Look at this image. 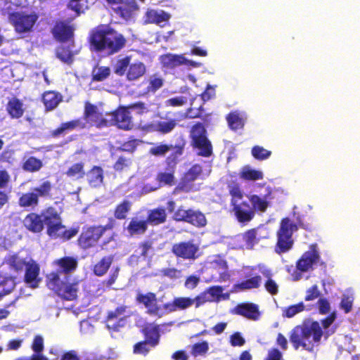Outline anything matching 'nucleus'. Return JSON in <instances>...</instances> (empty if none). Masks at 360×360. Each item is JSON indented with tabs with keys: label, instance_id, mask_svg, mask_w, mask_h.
Instances as JSON below:
<instances>
[{
	"label": "nucleus",
	"instance_id": "1",
	"mask_svg": "<svg viewBox=\"0 0 360 360\" xmlns=\"http://www.w3.org/2000/svg\"><path fill=\"white\" fill-rule=\"evenodd\" d=\"M316 306L320 314H328V316L320 322L312 319L304 320L290 330L289 340L295 350L302 347L311 352L314 347L320 344L322 337L326 340L335 333L336 328L333 324L337 315L335 311L330 312L329 300L326 297H321L318 300Z\"/></svg>",
	"mask_w": 360,
	"mask_h": 360
},
{
	"label": "nucleus",
	"instance_id": "2",
	"mask_svg": "<svg viewBox=\"0 0 360 360\" xmlns=\"http://www.w3.org/2000/svg\"><path fill=\"white\" fill-rule=\"evenodd\" d=\"M88 42L91 51L109 56L123 49L127 39L109 25L100 24L90 31Z\"/></svg>",
	"mask_w": 360,
	"mask_h": 360
},
{
	"label": "nucleus",
	"instance_id": "3",
	"mask_svg": "<svg viewBox=\"0 0 360 360\" xmlns=\"http://www.w3.org/2000/svg\"><path fill=\"white\" fill-rule=\"evenodd\" d=\"M4 263L11 271L16 275H24V282L32 288H37L41 278H39V264L32 258L24 257L19 252L8 255L4 259Z\"/></svg>",
	"mask_w": 360,
	"mask_h": 360
},
{
	"label": "nucleus",
	"instance_id": "4",
	"mask_svg": "<svg viewBox=\"0 0 360 360\" xmlns=\"http://www.w3.org/2000/svg\"><path fill=\"white\" fill-rule=\"evenodd\" d=\"M79 281L70 276L58 277V273H49L46 276V286L63 300L72 301L77 299Z\"/></svg>",
	"mask_w": 360,
	"mask_h": 360
},
{
	"label": "nucleus",
	"instance_id": "5",
	"mask_svg": "<svg viewBox=\"0 0 360 360\" xmlns=\"http://www.w3.org/2000/svg\"><path fill=\"white\" fill-rule=\"evenodd\" d=\"M53 184L47 179H41L38 186L32 187L29 191L20 195L18 200L19 207L34 210L39 205V198H52Z\"/></svg>",
	"mask_w": 360,
	"mask_h": 360
},
{
	"label": "nucleus",
	"instance_id": "6",
	"mask_svg": "<svg viewBox=\"0 0 360 360\" xmlns=\"http://www.w3.org/2000/svg\"><path fill=\"white\" fill-rule=\"evenodd\" d=\"M298 230V225L289 217L281 219L276 231V243L274 252L282 255L290 251L294 245L293 233Z\"/></svg>",
	"mask_w": 360,
	"mask_h": 360
},
{
	"label": "nucleus",
	"instance_id": "7",
	"mask_svg": "<svg viewBox=\"0 0 360 360\" xmlns=\"http://www.w3.org/2000/svg\"><path fill=\"white\" fill-rule=\"evenodd\" d=\"M131 57L126 56L118 59L114 66V72L118 76H125L129 82L137 81L147 72L146 64L139 60L131 62Z\"/></svg>",
	"mask_w": 360,
	"mask_h": 360
},
{
	"label": "nucleus",
	"instance_id": "8",
	"mask_svg": "<svg viewBox=\"0 0 360 360\" xmlns=\"http://www.w3.org/2000/svg\"><path fill=\"white\" fill-rule=\"evenodd\" d=\"M114 219H110L108 223L105 226L93 225L84 226L77 239L78 245L83 250H88L95 247L105 231L114 228Z\"/></svg>",
	"mask_w": 360,
	"mask_h": 360
},
{
	"label": "nucleus",
	"instance_id": "9",
	"mask_svg": "<svg viewBox=\"0 0 360 360\" xmlns=\"http://www.w3.org/2000/svg\"><path fill=\"white\" fill-rule=\"evenodd\" d=\"M189 101V106L186 107L184 115L181 117L188 119L201 118L204 124H207L209 122V117L210 114H205L203 108V102L201 99L193 97L186 91H181V107Z\"/></svg>",
	"mask_w": 360,
	"mask_h": 360
},
{
	"label": "nucleus",
	"instance_id": "10",
	"mask_svg": "<svg viewBox=\"0 0 360 360\" xmlns=\"http://www.w3.org/2000/svg\"><path fill=\"white\" fill-rule=\"evenodd\" d=\"M10 23L17 33L22 34L30 32L38 20L34 13H26L24 11H14L8 14Z\"/></svg>",
	"mask_w": 360,
	"mask_h": 360
},
{
	"label": "nucleus",
	"instance_id": "11",
	"mask_svg": "<svg viewBox=\"0 0 360 360\" xmlns=\"http://www.w3.org/2000/svg\"><path fill=\"white\" fill-rule=\"evenodd\" d=\"M318 264L326 268V262L321 260L317 244L313 243L309 245V250L304 252L296 262V268L300 272H307Z\"/></svg>",
	"mask_w": 360,
	"mask_h": 360
},
{
	"label": "nucleus",
	"instance_id": "12",
	"mask_svg": "<svg viewBox=\"0 0 360 360\" xmlns=\"http://www.w3.org/2000/svg\"><path fill=\"white\" fill-rule=\"evenodd\" d=\"M42 214L43 224L46 226L47 235L51 238L57 237L58 232L65 228L60 214L54 207H49L42 212Z\"/></svg>",
	"mask_w": 360,
	"mask_h": 360
},
{
	"label": "nucleus",
	"instance_id": "13",
	"mask_svg": "<svg viewBox=\"0 0 360 360\" xmlns=\"http://www.w3.org/2000/svg\"><path fill=\"white\" fill-rule=\"evenodd\" d=\"M108 5L113 6V11L120 18L129 21L139 10L136 0H105Z\"/></svg>",
	"mask_w": 360,
	"mask_h": 360
},
{
	"label": "nucleus",
	"instance_id": "14",
	"mask_svg": "<svg viewBox=\"0 0 360 360\" xmlns=\"http://www.w3.org/2000/svg\"><path fill=\"white\" fill-rule=\"evenodd\" d=\"M105 115H110L111 118L109 120L110 126H116L117 128L129 131L133 129L134 124L132 117L129 110V108L121 106L112 112H106Z\"/></svg>",
	"mask_w": 360,
	"mask_h": 360
},
{
	"label": "nucleus",
	"instance_id": "15",
	"mask_svg": "<svg viewBox=\"0 0 360 360\" xmlns=\"http://www.w3.org/2000/svg\"><path fill=\"white\" fill-rule=\"evenodd\" d=\"M127 307L122 305L113 311H109L105 319V327L110 332H118L125 326V319L122 316L125 313Z\"/></svg>",
	"mask_w": 360,
	"mask_h": 360
},
{
	"label": "nucleus",
	"instance_id": "16",
	"mask_svg": "<svg viewBox=\"0 0 360 360\" xmlns=\"http://www.w3.org/2000/svg\"><path fill=\"white\" fill-rule=\"evenodd\" d=\"M84 118L94 124L96 127L102 128L110 126V122L108 120L98 108L91 103H86L84 112Z\"/></svg>",
	"mask_w": 360,
	"mask_h": 360
},
{
	"label": "nucleus",
	"instance_id": "17",
	"mask_svg": "<svg viewBox=\"0 0 360 360\" xmlns=\"http://www.w3.org/2000/svg\"><path fill=\"white\" fill-rule=\"evenodd\" d=\"M75 27L66 20H57L51 28L54 39L59 42H66L74 37Z\"/></svg>",
	"mask_w": 360,
	"mask_h": 360
},
{
	"label": "nucleus",
	"instance_id": "18",
	"mask_svg": "<svg viewBox=\"0 0 360 360\" xmlns=\"http://www.w3.org/2000/svg\"><path fill=\"white\" fill-rule=\"evenodd\" d=\"M136 302L139 304L143 305L147 309V313L150 315L157 316L158 317L162 316L160 308L157 305V297L155 293L148 292L144 294L138 292L136 297Z\"/></svg>",
	"mask_w": 360,
	"mask_h": 360
},
{
	"label": "nucleus",
	"instance_id": "19",
	"mask_svg": "<svg viewBox=\"0 0 360 360\" xmlns=\"http://www.w3.org/2000/svg\"><path fill=\"white\" fill-rule=\"evenodd\" d=\"M250 202V205L255 212H265L268 207L270 206L271 200L272 197V190L271 187L266 188V193L264 195L261 196L257 194H252L248 196Z\"/></svg>",
	"mask_w": 360,
	"mask_h": 360
},
{
	"label": "nucleus",
	"instance_id": "20",
	"mask_svg": "<svg viewBox=\"0 0 360 360\" xmlns=\"http://www.w3.org/2000/svg\"><path fill=\"white\" fill-rule=\"evenodd\" d=\"M53 264L58 267V269L51 273H58L60 278L64 276H69V274L73 273L78 266V261L74 257L65 256L56 259L53 262Z\"/></svg>",
	"mask_w": 360,
	"mask_h": 360
},
{
	"label": "nucleus",
	"instance_id": "21",
	"mask_svg": "<svg viewBox=\"0 0 360 360\" xmlns=\"http://www.w3.org/2000/svg\"><path fill=\"white\" fill-rule=\"evenodd\" d=\"M202 174V168L195 164L184 173L181 177V191L189 192L194 190V181L199 179Z\"/></svg>",
	"mask_w": 360,
	"mask_h": 360
},
{
	"label": "nucleus",
	"instance_id": "22",
	"mask_svg": "<svg viewBox=\"0 0 360 360\" xmlns=\"http://www.w3.org/2000/svg\"><path fill=\"white\" fill-rule=\"evenodd\" d=\"M232 207L234 214L240 223H248L255 216V213L248 202L243 201L232 206Z\"/></svg>",
	"mask_w": 360,
	"mask_h": 360
},
{
	"label": "nucleus",
	"instance_id": "23",
	"mask_svg": "<svg viewBox=\"0 0 360 360\" xmlns=\"http://www.w3.org/2000/svg\"><path fill=\"white\" fill-rule=\"evenodd\" d=\"M22 223L27 231L33 233H41L44 229L42 212L41 214L30 212L25 216Z\"/></svg>",
	"mask_w": 360,
	"mask_h": 360
},
{
	"label": "nucleus",
	"instance_id": "24",
	"mask_svg": "<svg viewBox=\"0 0 360 360\" xmlns=\"http://www.w3.org/2000/svg\"><path fill=\"white\" fill-rule=\"evenodd\" d=\"M237 315L242 316L248 319L257 321L260 317L259 307L254 303H240L236 305L233 310Z\"/></svg>",
	"mask_w": 360,
	"mask_h": 360
},
{
	"label": "nucleus",
	"instance_id": "25",
	"mask_svg": "<svg viewBox=\"0 0 360 360\" xmlns=\"http://www.w3.org/2000/svg\"><path fill=\"white\" fill-rule=\"evenodd\" d=\"M181 221L188 222L196 227L202 228L206 226L207 219L205 214L199 210L188 209L181 214Z\"/></svg>",
	"mask_w": 360,
	"mask_h": 360
},
{
	"label": "nucleus",
	"instance_id": "26",
	"mask_svg": "<svg viewBox=\"0 0 360 360\" xmlns=\"http://www.w3.org/2000/svg\"><path fill=\"white\" fill-rule=\"evenodd\" d=\"M170 18V15L162 10L148 8L143 16V23L160 25L167 22Z\"/></svg>",
	"mask_w": 360,
	"mask_h": 360
},
{
	"label": "nucleus",
	"instance_id": "27",
	"mask_svg": "<svg viewBox=\"0 0 360 360\" xmlns=\"http://www.w3.org/2000/svg\"><path fill=\"white\" fill-rule=\"evenodd\" d=\"M246 279L234 285L235 290L246 291L252 289H257L262 285V278L259 274H250L246 276Z\"/></svg>",
	"mask_w": 360,
	"mask_h": 360
},
{
	"label": "nucleus",
	"instance_id": "28",
	"mask_svg": "<svg viewBox=\"0 0 360 360\" xmlns=\"http://www.w3.org/2000/svg\"><path fill=\"white\" fill-rule=\"evenodd\" d=\"M85 175L88 184L91 187H99L103 183L104 171L100 166H93Z\"/></svg>",
	"mask_w": 360,
	"mask_h": 360
},
{
	"label": "nucleus",
	"instance_id": "29",
	"mask_svg": "<svg viewBox=\"0 0 360 360\" xmlns=\"http://www.w3.org/2000/svg\"><path fill=\"white\" fill-rule=\"evenodd\" d=\"M6 111L12 119H19L25 112L23 103L18 98L13 97L6 104Z\"/></svg>",
	"mask_w": 360,
	"mask_h": 360
},
{
	"label": "nucleus",
	"instance_id": "30",
	"mask_svg": "<svg viewBox=\"0 0 360 360\" xmlns=\"http://www.w3.org/2000/svg\"><path fill=\"white\" fill-rule=\"evenodd\" d=\"M148 225V221H146V219L139 220L134 217L130 220L126 230L131 236H140L146 232Z\"/></svg>",
	"mask_w": 360,
	"mask_h": 360
},
{
	"label": "nucleus",
	"instance_id": "31",
	"mask_svg": "<svg viewBox=\"0 0 360 360\" xmlns=\"http://www.w3.org/2000/svg\"><path fill=\"white\" fill-rule=\"evenodd\" d=\"M113 261L114 255H112L103 257L93 266L92 271L94 274L98 277L105 275L110 269Z\"/></svg>",
	"mask_w": 360,
	"mask_h": 360
},
{
	"label": "nucleus",
	"instance_id": "32",
	"mask_svg": "<svg viewBox=\"0 0 360 360\" xmlns=\"http://www.w3.org/2000/svg\"><path fill=\"white\" fill-rule=\"evenodd\" d=\"M46 111L55 109L62 101V96L54 91H45L41 98Z\"/></svg>",
	"mask_w": 360,
	"mask_h": 360
},
{
	"label": "nucleus",
	"instance_id": "33",
	"mask_svg": "<svg viewBox=\"0 0 360 360\" xmlns=\"http://www.w3.org/2000/svg\"><path fill=\"white\" fill-rule=\"evenodd\" d=\"M167 214L165 209L163 207H158L150 210L147 216L146 221H148V224L159 225L166 221Z\"/></svg>",
	"mask_w": 360,
	"mask_h": 360
},
{
	"label": "nucleus",
	"instance_id": "34",
	"mask_svg": "<svg viewBox=\"0 0 360 360\" xmlns=\"http://www.w3.org/2000/svg\"><path fill=\"white\" fill-rule=\"evenodd\" d=\"M143 333L146 341L148 342L150 346L155 347L159 343L160 328L158 326H148L143 329Z\"/></svg>",
	"mask_w": 360,
	"mask_h": 360
},
{
	"label": "nucleus",
	"instance_id": "35",
	"mask_svg": "<svg viewBox=\"0 0 360 360\" xmlns=\"http://www.w3.org/2000/svg\"><path fill=\"white\" fill-rule=\"evenodd\" d=\"M167 162L169 167L172 168V170L169 172L158 173L157 176V179L160 183L172 185L174 180V167H175L176 162L175 161L174 158H172L171 156H169L167 159Z\"/></svg>",
	"mask_w": 360,
	"mask_h": 360
},
{
	"label": "nucleus",
	"instance_id": "36",
	"mask_svg": "<svg viewBox=\"0 0 360 360\" xmlns=\"http://www.w3.org/2000/svg\"><path fill=\"white\" fill-rule=\"evenodd\" d=\"M31 349L33 351V354L31 355L37 356L39 360H49L42 353L44 349V340L41 335H34L31 344Z\"/></svg>",
	"mask_w": 360,
	"mask_h": 360
},
{
	"label": "nucleus",
	"instance_id": "37",
	"mask_svg": "<svg viewBox=\"0 0 360 360\" xmlns=\"http://www.w3.org/2000/svg\"><path fill=\"white\" fill-rule=\"evenodd\" d=\"M132 203L127 200H124L118 203L114 210V217L118 220L125 219L131 211Z\"/></svg>",
	"mask_w": 360,
	"mask_h": 360
},
{
	"label": "nucleus",
	"instance_id": "38",
	"mask_svg": "<svg viewBox=\"0 0 360 360\" xmlns=\"http://www.w3.org/2000/svg\"><path fill=\"white\" fill-rule=\"evenodd\" d=\"M195 148L200 150L198 154L203 157H210L212 154V147L207 136L193 141Z\"/></svg>",
	"mask_w": 360,
	"mask_h": 360
},
{
	"label": "nucleus",
	"instance_id": "39",
	"mask_svg": "<svg viewBox=\"0 0 360 360\" xmlns=\"http://www.w3.org/2000/svg\"><path fill=\"white\" fill-rule=\"evenodd\" d=\"M67 8L75 13L78 17L89 8L88 0H68Z\"/></svg>",
	"mask_w": 360,
	"mask_h": 360
},
{
	"label": "nucleus",
	"instance_id": "40",
	"mask_svg": "<svg viewBox=\"0 0 360 360\" xmlns=\"http://www.w3.org/2000/svg\"><path fill=\"white\" fill-rule=\"evenodd\" d=\"M311 308H306L303 302H300L297 304L290 305L287 307H285L282 310V316L284 318H292L295 315L304 311V310H311Z\"/></svg>",
	"mask_w": 360,
	"mask_h": 360
},
{
	"label": "nucleus",
	"instance_id": "41",
	"mask_svg": "<svg viewBox=\"0 0 360 360\" xmlns=\"http://www.w3.org/2000/svg\"><path fill=\"white\" fill-rule=\"evenodd\" d=\"M198 246L191 242L181 243V258L195 259L198 257Z\"/></svg>",
	"mask_w": 360,
	"mask_h": 360
},
{
	"label": "nucleus",
	"instance_id": "42",
	"mask_svg": "<svg viewBox=\"0 0 360 360\" xmlns=\"http://www.w3.org/2000/svg\"><path fill=\"white\" fill-rule=\"evenodd\" d=\"M56 55L62 62L69 65L74 60V53L68 46H59L56 50Z\"/></svg>",
	"mask_w": 360,
	"mask_h": 360
},
{
	"label": "nucleus",
	"instance_id": "43",
	"mask_svg": "<svg viewBox=\"0 0 360 360\" xmlns=\"http://www.w3.org/2000/svg\"><path fill=\"white\" fill-rule=\"evenodd\" d=\"M111 73L110 67L108 66H96L91 72L92 82H103L105 80Z\"/></svg>",
	"mask_w": 360,
	"mask_h": 360
},
{
	"label": "nucleus",
	"instance_id": "44",
	"mask_svg": "<svg viewBox=\"0 0 360 360\" xmlns=\"http://www.w3.org/2000/svg\"><path fill=\"white\" fill-rule=\"evenodd\" d=\"M226 120L231 129L236 131L243 128L244 120L240 116L238 112H231L226 116Z\"/></svg>",
	"mask_w": 360,
	"mask_h": 360
},
{
	"label": "nucleus",
	"instance_id": "45",
	"mask_svg": "<svg viewBox=\"0 0 360 360\" xmlns=\"http://www.w3.org/2000/svg\"><path fill=\"white\" fill-rule=\"evenodd\" d=\"M224 288L220 285L211 286L206 290L210 302H219L222 297L224 300L229 298V293L223 294Z\"/></svg>",
	"mask_w": 360,
	"mask_h": 360
},
{
	"label": "nucleus",
	"instance_id": "46",
	"mask_svg": "<svg viewBox=\"0 0 360 360\" xmlns=\"http://www.w3.org/2000/svg\"><path fill=\"white\" fill-rule=\"evenodd\" d=\"M257 228L250 229L242 234L241 237L246 248L252 249L255 245L259 242L257 237Z\"/></svg>",
	"mask_w": 360,
	"mask_h": 360
},
{
	"label": "nucleus",
	"instance_id": "47",
	"mask_svg": "<svg viewBox=\"0 0 360 360\" xmlns=\"http://www.w3.org/2000/svg\"><path fill=\"white\" fill-rule=\"evenodd\" d=\"M160 63L166 69H173L180 65V56L167 53L161 56Z\"/></svg>",
	"mask_w": 360,
	"mask_h": 360
},
{
	"label": "nucleus",
	"instance_id": "48",
	"mask_svg": "<svg viewBox=\"0 0 360 360\" xmlns=\"http://www.w3.org/2000/svg\"><path fill=\"white\" fill-rule=\"evenodd\" d=\"M212 264L215 269L224 271L223 273L219 274V281H225L229 279L230 275L227 272L228 264L225 259L221 256H217L216 258L212 261Z\"/></svg>",
	"mask_w": 360,
	"mask_h": 360
},
{
	"label": "nucleus",
	"instance_id": "49",
	"mask_svg": "<svg viewBox=\"0 0 360 360\" xmlns=\"http://www.w3.org/2000/svg\"><path fill=\"white\" fill-rule=\"evenodd\" d=\"M65 174L70 178L82 179L85 176L84 164L82 162L72 165Z\"/></svg>",
	"mask_w": 360,
	"mask_h": 360
},
{
	"label": "nucleus",
	"instance_id": "50",
	"mask_svg": "<svg viewBox=\"0 0 360 360\" xmlns=\"http://www.w3.org/2000/svg\"><path fill=\"white\" fill-rule=\"evenodd\" d=\"M43 167L42 161L34 156L29 157L22 164L23 170L29 172H36Z\"/></svg>",
	"mask_w": 360,
	"mask_h": 360
},
{
	"label": "nucleus",
	"instance_id": "51",
	"mask_svg": "<svg viewBox=\"0 0 360 360\" xmlns=\"http://www.w3.org/2000/svg\"><path fill=\"white\" fill-rule=\"evenodd\" d=\"M229 192L231 196V205L233 206L239 203V200L243 198V192L241 190L240 185L237 183H233L228 185Z\"/></svg>",
	"mask_w": 360,
	"mask_h": 360
},
{
	"label": "nucleus",
	"instance_id": "52",
	"mask_svg": "<svg viewBox=\"0 0 360 360\" xmlns=\"http://www.w3.org/2000/svg\"><path fill=\"white\" fill-rule=\"evenodd\" d=\"M264 276L266 278L264 283V288L266 290L272 295H275L278 292V285L276 281L272 278V274L270 271H265L263 272Z\"/></svg>",
	"mask_w": 360,
	"mask_h": 360
},
{
	"label": "nucleus",
	"instance_id": "53",
	"mask_svg": "<svg viewBox=\"0 0 360 360\" xmlns=\"http://www.w3.org/2000/svg\"><path fill=\"white\" fill-rule=\"evenodd\" d=\"M164 84L163 78L158 73L153 74L150 79L147 86L148 92L155 93L160 89Z\"/></svg>",
	"mask_w": 360,
	"mask_h": 360
},
{
	"label": "nucleus",
	"instance_id": "54",
	"mask_svg": "<svg viewBox=\"0 0 360 360\" xmlns=\"http://www.w3.org/2000/svg\"><path fill=\"white\" fill-rule=\"evenodd\" d=\"M15 277L6 278L1 283L2 289L0 290V300L5 295L11 293L15 288Z\"/></svg>",
	"mask_w": 360,
	"mask_h": 360
},
{
	"label": "nucleus",
	"instance_id": "55",
	"mask_svg": "<svg viewBox=\"0 0 360 360\" xmlns=\"http://www.w3.org/2000/svg\"><path fill=\"white\" fill-rule=\"evenodd\" d=\"M240 177L243 179L248 181H256L263 179V174L261 171L252 169L250 168H244L240 173Z\"/></svg>",
	"mask_w": 360,
	"mask_h": 360
},
{
	"label": "nucleus",
	"instance_id": "56",
	"mask_svg": "<svg viewBox=\"0 0 360 360\" xmlns=\"http://www.w3.org/2000/svg\"><path fill=\"white\" fill-rule=\"evenodd\" d=\"M132 163V160L124 155H120L117 158V160L113 164V169L115 171L121 172L124 169H128Z\"/></svg>",
	"mask_w": 360,
	"mask_h": 360
},
{
	"label": "nucleus",
	"instance_id": "57",
	"mask_svg": "<svg viewBox=\"0 0 360 360\" xmlns=\"http://www.w3.org/2000/svg\"><path fill=\"white\" fill-rule=\"evenodd\" d=\"M120 269L119 266H114L110 271L108 277L103 281L102 284L106 288H111L117 280L120 275Z\"/></svg>",
	"mask_w": 360,
	"mask_h": 360
},
{
	"label": "nucleus",
	"instance_id": "58",
	"mask_svg": "<svg viewBox=\"0 0 360 360\" xmlns=\"http://www.w3.org/2000/svg\"><path fill=\"white\" fill-rule=\"evenodd\" d=\"M252 155L258 160H264L268 159L271 155V151L268 150L259 146H255L251 150Z\"/></svg>",
	"mask_w": 360,
	"mask_h": 360
},
{
	"label": "nucleus",
	"instance_id": "59",
	"mask_svg": "<svg viewBox=\"0 0 360 360\" xmlns=\"http://www.w3.org/2000/svg\"><path fill=\"white\" fill-rule=\"evenodd\" d=\"M209 350V345L207 341L197 342L192 346L191 354L196 357L205 355Z\"/></svg>",
	"mask_w": 360,
	"mask_h": 360
},
{
	"label": "nucleus",
	"instance_id": "60",
	"mask_svg": "<svg viewBox=\"0 0 360 360\" xmlns=\"http://www.w3.org/2000/svg\"><path fill=\"white\" fill-rule=\"evenodd\" d=\"M176 125V122L174 120L160 121L155 124V129L162 134H167L170 132Z\"/></svg>",
	"mask_w": 360,
	"mask_h": 360
},
{
	"label": "nucleus",
	"instance_id": "61",
	"mask_svg": "<svg viewBox=\"0 0 360 360\" xmlns=\"http://www.w3.org/2000/svg\"><path fill=\"white\" fill-rule=\"evenodd\" d=\"M192 141L206 137V129L203 124L198 122L194 124L191 130Z\"/></svg>",
	"mask_w": 360,
	"mask_h": 360
},
{
	"label": "nucleus",
	"instance_id": "62",
	"mask_svg": "<svg viewBox=\"0 0 360 360\" xmlns=\"http://www.w3.org/2000/svg\"><path fill=\"white\" fill-rule=\"evenodd\" d=\"M321 297V292L319 289V286L314 284L307 289L305 292L304 300L306 302L314 301Z\"/></svg>",
	"mask_w": 360,
	"mask_h": 360
},
{
	"label": "nucleus",
	"instance_id": "63",
	"mask_svg": "<svg viewBox=\"0 0 360 360\" xmlns=\"http://www.w3.org/2000/svg\"><path fill=\"white\" fill-rule=\"evenodd\" d=\"M79 232L78 227H73L70 229H62L58 232L57 237H54V239H61L63 240H68L75 236Z\"/></svg>",
	"mask_w": 360,
	"mask_h": 360
},
{
	"label": "nucleus",
	"instance_id": "64",
	"mask_svg": "<svg viewBox=\"0 0 360 360\" xmlns=\"http://www.w3.org/2000/svg\"><path fill=\"white\" fill-rule=\"evenodd\" d=\"M151 347H152L150 346L148 342L146 340L140 341L134 345L133 352L136 354H142L146 356L148 354Z\"/></svg>",
	"mask_w": 360,
	"mask_h": 360
}]
</instances>
